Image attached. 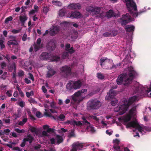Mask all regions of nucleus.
I'll return each mask as SVG.
<instances>
[{
  "instance_id": "1",
  "label": "nucleus",
  "mask_w": 151,
  "mask_h": 151,
  "mask_svg": "<svg viewBox=\"0 0 151 151\" xmlns=\"http://www.w3.org/2000/svg\"><path fill=\"white\" fill-rule=\"evenodd\" d=\"M136 107L137 106L133 107L129 111L128 114L118 119L120 122L126 126L127 128L133 127L135 129L133 130L134 137L137 136L139 137L138 133H136V134H134L136 130H138V131L142 134H144L146 132V131H151V127H146L142 125H139L136 120L128 122L130 120L131 117H134L137 114Z\"/></svg>"
},
{
  "instance_id": "2",
  "label": "nucleus",
  "mask_w": 151,
  "mask_h": 151,
  "mask_svg": "<svg viewBox=\"0 0 151 151\" xmlns=\"http://www.w3.org/2000/svg\"><path fill=\"white\" fill-rule=\"evenodd\" d=\"M136 91H137L135 92V93H137L138 95L137 96H134L128 99H124L119 104L118 106L114 108V111L116 112L119 111V115L123 114L128 110L130 105L134 104L138 101V97L142 96V93L144 91L147 93L148 96L151 97V92L149 94V93L151 91V84L149 88L147 86L144 87L140 86L136 89Z\"/></svg>"
},
{
  "instance_id": "3",
  "label": "nucleus",
  "mask_w": 151,
  "mask_h": 151,
  "mask_svg": "<svg viewBox=\"0 0 151 151\" xmlns=\"http://www.w3.org/2000/svg\"><path fill=\"white\" fill-rule=\"evenodd\" d=\"M137 73L134 68L130 67L125 69L123 73L120 75L116 80L118 85H126L131 83L133 79L137 75Z\"/></svg>"
},
{
  "instance_id": "4",
  "label": "nucleus",
  "mask_w": 151,
  "mask_h": 151,
  "mask_svg": "<svg viewBox=\"0 0 151 151\" xmlns=\"http://www.w3.org/2000/svg\"><path fill=\"white\" fill-rule=\"evenodd\" d=\"M100 90V88H98L97 91L87 93V89H82L75 92L71 96V98L73 101L75 102L79 103L84 99L88 98L94 94L98 92Z\"/></svg>"
},
{
  "instance_id": "5",
  "label": "nucleus",
  "mask_w": 151,
  "mask_h": 151,
  "mask_svg": "<svg viewBox=\"0 0 151 151\" xmlns=\"http://www.w3.org/2000/svg\"><path fill=\"white\" fill-rule=\"evenodd\" d=\"M82 119L83 120V122H81L80 121H76L74 119L67 120L64 122L65 124H69L73 126H76L77 127H80L83 124L86 125V129L88 132H93L95 130L93 127L90 124V123L88 122L86 120L84 116L82 117Z\"/></svg>"
},
{
  "instance_id": "6",
  "label": "nucleus",
  "mask_w": 151,
  "mask_h": 151,
  "mask_svg": "<svg viewBox=\"0 0 151 151\" xmlns=\"http://www.w3.org/2000/svg\"><path fill=\"white\" fill-rule=\"evenodd\" d=\"M100 65L103 68L106 69H111L114 68H116L121 65V64L119 63L115 65L113 64L112 60L108 59L106 58H102L100 60Z\"/></svg>"
},
{
  "instance_id": "7",
  "label": "nucleus",
  "mask_w": 151,
  "mask_h": 151,
  "mask_svg": "<svg viewBox=\"0 0 151 151\" xmlns=\"http://www.w3.org/2000/svg\"><path fill=\"white\" fill-rule=\"evenodd\" d=\"M125 1L129 12L134 17H136L139 14H140L145 12L143 11L139 12V13H137V6L133 0H125Z\"/></svg>"
},
{
  "instance_id": "8",
  "label": "nucleus",
  "mask_w": 151,
  "mask_h": 151,
  "mask_svg": "<svg viewBox=\"0 0 151 151\" xmlns=\"http://www.w3.org/2000/svg\"><path fill=\"white\" fill-rule=\"evenodd\" d=\"M82 84V82L80 80L77 81H71L67 84L66 89L68 91L73 92L75 90L79 89Z\"/></svg>"
},
{
  "instance_id": "9",
  "label": "nucleus",
  "mask_w": 151,
  "mask_h": 151,
  "mask_svg": "<svg viewBox=\"0 0 151 151\" xmlns=\"http://www.w3.org/2000/svg\"><path fill=\"white\" fill-rule=\"evenodd\" d=\"M40 59L42 60H48L50 61H57L60 60V58L53 55H50L46 52L42 53L40 55Z\"/></svg>"
},
{
  "instance_id": "10",
  "label": "nucleus",
  "mask_w": 151,
  "mask_h": 151,
  "mask_svg": "<svg viewBox=\"0 0 151 151\" xmlns=\"http://www.w3.org/2000/svg\"><path fill=\"white\" fill-rule=\"evenodd\" d=\"M134 21V20L131 18L128 13L122 15V18L118 19V22L121 23L122 26L126 24L129 22Z\"/></svg>"
},
{
  "instance_id": "11",
  "label": "nucleus",
  "mask_w": 151,
  "mask_h": 151,
  "mask_svg": "<svg viewBox=\"0 0 151 151\" xmlns=\"http://www.w3.org/2000/svg\"><path fill=\"white\" fill-rule=\"evenodd\" d=\"M88 106L92 109H97L101 105V103L97 100H92L89 101L88 103Z\"/></svg>"
},
{
  "instance_id": "12",
  "label": "nucleus",
  "mask_w": 151,
  "mask_h": 151,
  "mask_svg": "<svg viewBox=\"0 0 151 151\" xmlns=\"http://www.w3.org/2000/svg\"><path fill=\"white\" fill-rule=\"evenodd\" d=\"M66 16L67 17L72 19L80 18L82 17V14L77 11L68 12Z\"/></svg>"
},
{
  "instance_id": "13",
  "label": "nucleus",
  "mask_w": 151,
  "mask_h": 151,
  "mask_svg": "<svg viewBox=\"0 0 151 151\" xmlns=\"http://www.w3.org/2000/svg\"><path fill=\"white\" fill-rule=\"evenodd\" d=\"M60 70L61 73H64L67 76H71V68L68 66L65 65L62 67L60 68Z\"/></svg>"
},
{
  "instance_id": "14",
  "label": "nucleus",
  "mask_w": 151,
  "mask_h": 151,
  "mask_svg": "<svg viewBox=\"0 0 151 151\" xmlns=\"http://www.w3.org/2000/svg\"><path fill=\"white\" fill-rule=\"evenodd\" d=\"M43 129L46 130L43 131L42 132V134L41 137H45V136H48L49 135V133L50 132H53L54 129H53L49 128V126L47 125H45L43 126Z\"/></svg>"
},
{
  "instance_id": "15",
  "label": "nucleus",
  "mask_w": 151,
  "mask_h": 151,
  "mask_svg": "<svg viewBox=\"0 0 151 151\" xmlns=\"http://www.w3.org/2000/svg\"><path fill=\"white\" fill-rule=\"evenodd\" d=\"M50 141L52 144L56 143L59 144L63 142V139L61 136L57 135L55 138H51Z\"/></svg>"
},
{
  "instance_id": "16",
  "label": "nucleus",
  "mask_w": 151,
  "mask_h": 151,
  "mask_svg": "<svg viewBox=\"0 0 151 151\" xmlns=\"http://www.w3.org/2000/svg\"><path fill=\"white\" fill-rule=\"evenodd\" d=\"M100 8L97 7L96 6H90L86 9V11L88 13L92 12L93 14H97L100 12Z\"/></svg>"
},
{
  "instance_id": "17",
  "label": "nucleus",
  "mask_w": 151,
  "mask_h": 151,
  "mask_svg": "<svg viewBox=\"0 0 151 151\" xmlns=\"http://www.w3.org/2000/svg\"><path fill=\"white\" fill-rule=\"evenodd\" d=\"M83 143H75L72 145V148L70 151H78L83 148Z\"/></svg>"
},
{
  "instance_id": "18",
  "label": "nucleus",
  "mask_w": 151,
  "mask_h": 151,
  "mask_svg": "<svg viewBox=\"0 0 151 151\" xmlns=\"http://www.w3.org/2000/svg\"><path fill=\"white\" fill-rule=\"evenodd\" d=\"M33 138L30 134L28 135L27 137L24 138L22 141V142L20 144V146L22 147H24L26 145V142L27 141L29 142V143H31L33 140Z\"/></svg>"
},
{
  "instance_id": "19",
  "label": "nucleus",
  "mask_w": 151,
  "mask_h": 151,
  "mask_svg": "<svg viewBox=\"0 0 151 151\" xmlns=\"http://www.w3.org/2000/svg\"><path fill=\"white\" fill-rule=\"evenodd\" d=\"M41 40L40 38H39L37 40L36 43L34 45V50L35 51H37L43 47V44H41Z\"/></svg>"
},
{
  "instance_id": "20",
  "label": "nucleus",
  "mask_w": 151,
  "mask_h": 151,
  "mask_svg": "<svg viewBox=\"0 0 151 151\" xmlns=\"http://www.w3.org/2000/svg\"><path fill=\"white\" fill-rule=\"evenodd\" d=\"M116 94V92L113 89H111L109 93L107 94V96L106 97V100H108L110 99L113 98L114 96H115Z\"/></svg>"
},
{
  "instance_id": "21",
  "label": "nucleus",
  "mask_w": 151,
  "mask_h": 151,
  "mask_svg": "<svg viewBox=\"0 0 151 151\" xmlns=\"http://www.w3.org/2000/svg\"><path fill=\"white\" fill-rule=\"evenodd\" d=\"M113 142L114 143V145L112 149L114 150L115 151H121L120 148L118 146L119 144L120 141L117 139L113 140Z\"/></svg>"
},
{
  "instance_id": "22",
  "label": "nucleus",
  "mask_w": 151,
  "mask_h": 151,
  "mask_svg": "<svg viewBox=\"0 0 151 151\" xmlns=\"http://www.w3.org/2000/svg\"><path fill=\"white\" fill-rule=\"evenodd\" d=\"M60 31L59 27L58 26H53L52 28L50 31V35L51 36H54L57 34Z\"/></svg>"
},
{
  "instance_id": "23",
  "label": "nucleus",
  "mask_w": 151,
  "mask_h": 151,
  "mask_svg": "<svg viewBox=\"0 0 151 151\" xmlns=\"http://www.w3.org/2000/svg\"><path fill=\"white\" fill-rule=\"evenodd\" d=\"M10 40L8 41L7 44L8 45H17L18 44L17 41L16 40V38L15 36H10Z\"/></svg>"
},
{
  "instance_id": "24",
  "label": "nucleus",
  "mask_w": 151,
  "mask_h": 151,
  "mask_svg": "<svg viewBox=\"0 0 151 151\" xmlns=\"http://www.w3.org/2000/svg\"><path fill=\"white\" fill-rule=\"evenodd\" d=\"M81 5L79 3H72L69 5L68 7L71 9H79L81 8Z\"/></svg>"
},
{
  "instance_id": "25",
  "label": "nucleus",
  "mask_w": 151,
  "mask_h": 151,
  "mask_svg": "<svg viewBox=\"0 0 151 151\" xmlns=\"http://www.w3.org/2000/svg\"><path fill=\"white\" fill-rule=\"evenodd\" d=\"M117 34V32L116 30L110 31L104 33L103 34L105 37L109 36H115Z\"/></svg>"
},
{
  "instance_id": "26",
  "label": "nucleus",
  "mask_w": 151,
  "mask_h": 151,
  "mask_svg": "<svg viewBox=\"0 0 151 151\" xmlns=\"http://www.w3.org/2000/svg\"><path fill=\"white\" fill-rule=\"evenodd\" d=\"M117 16V15L114 14L112 10H110L106 13L105 16L109 18L112 17H116Z\"/></svg>"
},
{
  "instance_id": "27",
  "label": "nucleus",
  "mask_w": 151,
  "mask_h": 151,
  "mask_svg": "<svg viewBox=\"0 0 151 151\" xmlns=\"http://www.w3.org/2000/svg\"><path fill=\"white\" fill-rule=\"evenodd\" d=\"M125 29L127 32H133L134 31V27L133 25H128L125 27Z\"/></svg>"
},
{
  "instance_id": "28",
  "label": "nucleus",
  "mask_w": 151,
  "mask_h": 151,
  "mask_svg": "<svg viewBox=\"0 0 151 151\" xmlns=\"http://www.w3.org/2000/svg\"><path fill=\"white\" fill-rule=\"evenodd\" d=\"M55 73V72L53 69L49 70L47 75V77L49 78L51 77Z\"/></svg>"
},
{
  "instance_id": "29",
  "label": "nucleus",
  "mask_w": 151,
  "mask_h": 151,
  "mask_svg": "<svg viewBox=\"0 0 151 151\" xmlns=\"http://www.w3.org/2000/svg\"><path fill=\"white\" fill-rule=\"evenodd\" d=\"M70 47V45L69 44H67L65 45V50L68 51V52L70 54H71L73 52H74V50L73 49V47H71V48L69 49H68Z\"/></svg>"
},
{
  "instance_id": "30",
  "label": "nucleus",
  "mask_w": 151,
  "mask_h": 151,
  "mask_svg": "<svg viewBox=\"0 0 151 151\" xmlns=\"http://www.w3.org/2000/svg\"><path fill=\"white\" fill-rule=\"evenodd\" d=\"M66 12V11L65 9H61L59 11L58 15L59 16L62 17L65 16Z\"/></svg>"
},
{
  "instance_id": "31",
  "label": "nucleus",
  "mask_w": 151,
  "mask_h": 151,
  "mask_svg": "<svg viewBox=\"0 0 151 151\" xmlns=\"http://www.w3.org/2000/svg\"><path fill=\"white\" fill-rule=\"evenodd\" d=\"M52 3L53 4L56 6H61L62 5V3L58 1H53Z\"/></svg>"
},
{
  "instance_id": "32",
  "label": "nucleus",
  "mask_w": 151,
  "mask_h": 151,
  "mask_svg": "<svg viewBox=\"0 0 151 151\" xmlns=\"http://www.w3.org/2000/svg\"><path fill=\"white\" fill-rule=\"evenodd\" d=\"M48 45H49L50 47H47L51 50H53L55 46L54 43L52 42H49Z\"/></svg>"
},
{
  "instance_id": "33",
  "label": "nucleus",
  "mask_w": 151,
  "mask_h": 151,
  "mask_svg": "<svg viewBox=\"0 0 151 151\" xmlns=\"http://www.w3.org/2000/svg\"><path fill=\"white\" fill-rule=\"evenodd\" d=\"M69 23L67 22L63 21L60 24V25L62 27H66L68 26Z\"/></svg>"
},
{
  "instance_id": "34",
  "label": "nucleus",
  "mask_w": 151,
  "mask_h": 151,
  "mask_svg": "<svg viewBox=\"0 0 151 151\" xmlns=\"http://www.w3.org/2000/svg\"><path fill=\"white\" fill-rule=\"evenodd\" d=\"M29 130L32 132H34L35 134H37L38 130L35 127H31L29 129Z\"/></svg>"
},
{
  "instance_id": "35",
  "label": "nucleus",
  "mask_w": 151,
  "mask_h": 151,
  "mask_svg": "<svg viewBox=\"0 0 151 151\" xmlns=\"http://www.w3.org/2000/svg\"><path fill=\"white\" fill-rule=\"evenodd\" d=\"M27 19V18L25 16H21L20 17V21L22 23L24 22Z\"/></svg>"
},
{
  "instance_id": "36",
  "label": "nucleus",
  "mask_w": 151,
  "mask_h": 151,
  "mask_svg": "<svg viewBox=\"0 0 151 151\" xmlns=\"http://www.w3.org/2000/svg\"><path fill=\"white\" fill-rule=\"evenodd\" d=\"M89 117H90L91 119L95 120L96 122L97 123H98L99 124L100 123V122L99 119L97 118L96 116H90Z\"/></svg>"
},
{
  "instance_id": "37",
  "label": "nucleus",
  "mask_w": 151,
  "mask_h": 151,
  "mask_svg": "<svg viewBox=\"0 0 151 151\" xmlns=\"http://www.w3.org/2000/svg\"><path fill=\"white\" fill-rule=\"evenodd\" d=\"M29 63L28 61L24 63L25 65L24 66V67L27 69V70H31L32 69V67H29V68H28V66H27L28 65H29Z\"/></svg>"
},
{
  "instance_id": "38",
  "label": "nucleus",
  "mask_w": 151,
  "mask_h": 151,
  "mask_svg": "<svg viewBox=\"0 0 151 151\" xmlns=\"http://www.w3.org/2000/svg\"><path fill=\"white\" fill-rule=\"evenodd\" d=\"M33 95L34 92L32 91H31L30 92H27L26 93V95L27 97H29L30 96Z\"/></svg>"
},
{
  "instance_id": "39",
  "label": "nucleus",
  "mask_w": 151,
  "mask_h": 151,
  "mask_svg": "<svg viewBox=\"0 0 151 151\" xmlns=\"http://www.w3.org/2000/svg\"><path fill=\"white\" fill-rule=\"evenodd\" d=\"M27 120V118H24L22 120V121L20 122L19 123V124L20 125H22L24 124Z\"/></svg>"
},
{
  "instance_id": "40",
  "label": "nucleus",
  "mask_w": 151,
  "mask_h": 151,
  "mask_svg": "<svg viewBox=\"0 0 151 151\" xmlns=\"http://www.w3.org/2000/svg\"><path fill=\"white\" fill-rule=\"evenodd\" d=\"M97 76V78L99 79H102L104 78V76L101 73H98Z\"/></svg>"
},
{
  "instance_id": "41",
  "label": "nucleus",
  "mask_w": 151,
  "mask_h": 151,
  "mask_svg": "<svg viewBox=\"0 0 151 151\" xmlns=\"http://www.w3.org/2000/svg\"><path fill=\"white\" fill-rule=\"evenodd\" d=\"M73 35L71 36L72 38L73 39H76L78 36V33L76 31H75L73 33Z\"/></svg>"
},
{
  "instance_id": "42",
  "label": "nucleus",
  "mask_w": 151,
  "mask_h": 151,
  "mask_svg": "<svg viewBox=\"0 0 151 151\" xmlns=\"http://www.w3.org/2000/svg\"><path fill=\"white\" fill-rule=\"evenodd\" d=\"M4 42V40L3 39L0 40V47L1 48H3L5 46L3 44Z\"/></svg>"
},
{
  "instance_id": "43",
  "label": "nucleus",
  "mask_w": 151,
  "mask_h": 151,
  "mask_svg": "<svg viewBox=\"0 0 151 151\" xmlns=\"http://www.w3.org/2000/svg\"><path fill=\"white\" fill-rule=\"evenodd\" d=\"M21 29H13L11 31V32L13 34H15L19 33L21 31Z\"/></svg>"
},
{
  "instance_id": "44",
  "label": "nucleus",
  "mask_w": 151,
  "mask_h": 151,
  "mask_svg": "<svg viewBox=\"0 0 151 151\" xmlns=\"http://www.w3.org/2000/svg\"><path fill=\"white\" fill-rule=\"evenodd\" d=\"M118 102V101L116 99H114L113 100H112L111 102V104L112 106H115Z\"/></svg>"
},
{
  "instance_id": "45",
  "label": "nucleus",
  "mask_w": 151,
  "mask_h": 151,
  "mask_svg": "<svg viewBox=\"0 0 151 151\" xmlns=\"http://www.w3.org/2000/svg\"><path fill=\"white\" fill-rule=\"evenodd\" d=\"M15 131L19 133H24L25 132V131L24 129H19L18 128L16 129Z\"/></svg>"
},
{
  "instance_id": "46",
  "label": "nucleus",
  "mask_w": 151,
  "mask_h": 151,
  "mask_svg": "<svg viewBox=\"0 0 151 151\" xmlns=\"http://www.w3.org/2000/svg\"><path fill=\"white\" fill-rule=\"evenodd\" d=\"M65 116L63 114H60L58 117L59 119L62 121L65 120Z\"/></svg>"
},
{
  "instance_id": "47",
  "label": "nucleus",
  "mask_w": 151,
  "mask_h": 151,
  "mask_svg": "<svg viewBox=\"0 0 151 151\" xmlns=\"http://www.w3.org/2000/svg\"><path fill=\"white\" fill-rule=\"evenodd\" d=\"M12 19L13 18L12 17H9L6 19L5 21V23H7L9 21L12 20Z\"/></svg>"
},
{
  "instance_id": "48",
  "label": "nucleus",
  "mask_w": 151,
  "mask_h": 151,
  "mask_svg": "<svg viewBox=\"0 0 151 151\" xmlns=\"http://www.w3.org/2000/svg\"><path fill=\"white\" fill-rule=\"evenodd\" d=\"M68 55V53L67 52H64L62 55V58L63 59L66 58Z\"/></svg>"
},
{
  "instance_id": "49",
  "label": "nucleus",
  "mask_w": 151,
  "mask_h": 151,
  "mask_svg": "<svg viewBox=\"0 0 151 151\" xmlns=\"http://www.w3.org/2000/svg\"><path fill=\"white\" fill-rule=\"evenodd\" d=\"M49 9L48 7H44L43 8V12L45 14H47L48 12Z\"/></svg>"
},
{
  "instance_id": "50",
  "label": "nucleus",
  "mask_w": 151,
  "mask_h": 151,
  "mask_svg": "<svg viewBox=\"0 0 151 151\" xmlns=\"http://www.w3.org/2000/svg\"><path fill=\"white\" fill-rule=\"evenodd\" d=\"M12 91L11 90L8 91L6 93V94L9 97H10L12 95Z\"/></svg>"
},
{
  "instance_id": "51",
  "label": "nucleus",
  "mask_w": 151,
  "mask_h": 151,
  "mask_svg": "<svg viewBox=\"0 0 151 151\" xmlns=\"http://www.w3.org/2000/svg\"><path fill=\"white\" fill-rule=\"evenodd\" d=\"M27 112L28 114V115L32 119H34V117L32 116V115L31 114V113L30 112V111L29 109H27Z\"/></svg>"
},
{
  "instance_id": "52",
  "label": "nucleus",
  "mask_w": 151,
  "mask_h": 151,
  "mask_svg": "<svg viewBox=\"0 0 151 151\" xmlns=\"http://www.w3.org/2000/svg\"><path fill=\"white\" fill-rule=\"evenodd\" d=\"M35 113L37 117L40 118L42 117L41 114L40 112L37 111Z\"/></svg>"
},
{
  "instance_id": "53",
  "label": "nucleus",
  "mask_w": 151,
  "mask_h": 151,
  "mask_svg": "<svg viewBox=\"0 0 151 151\" xmlns=\"http://www.w3.org/2000/svg\"><path fill=\"white\" fill-rule=\"evenodd\" d=\"M9 62L10 61L11 59L10 57L8 55H6L5 56H3Z\"/></svg>"
},
{
  "instance_id": "54",
  "label": "nucleus",
  "mask_w": 151,
  "mask_h": 151,
  "mask_svg": "<svg viewBox=\"0 0 151 151\" xmlns=\"http://www.w3.org/2000/svg\"><path fill=\"white\" fill-rule=\"evenodd\" d=\"M27 39V35L26 34H24L22 40L23 41H25Z\"/></svg>"
},
{
  "instance_id": "55",
  "label": "nucleus",
  "mask_w": 151,
  "mask_h": 151,
  "mask_svg": "<svg viewBox=\"0 0 151 151\" xmlns=\"http://www.w3.org/2000/svg\"><path fill=\"white\" fill-rule=\"evenodd\" d=\"M29 78L31 79L32 81H34V79L32 75L30 73H28Z\"/></svg>"
},
{
  "instance_id": "56",
  "label": "nucleus",
  "mask_w": 151,
  "mask_h": 151,
  "mask_svg": "<svg viewBox=\"0 0 151 151\" xmlns=\"http://www.w3.org/2000/svg\"><path fill=\"white\" fill-rule=\"evenodd\" d=\"M10 130L9 129H6L4 131V132L6 134H8L10 132Z\"/></svg>"
},
{
  "instance_id": "57",
  "label": "nucleus",
  "mask_w": 151,
  "mask_h": 151,
  "mask_svg": "<svg viewBox=\"0 0 151 151\" xmlns=\"http://www.w3.org/2000/svg\"><path fill=\"white\" fill-rule=\"evenodd\" d=\"M33 9L35 10V11H36L37 12L38 11V6L36 5H34V6Z\"/></svg>"
},
{
  "instance_id": "58",
  "label": "nucleus",
  "mask_w": 151,
  "mask_h": 151,
  "mask_svg": "<svg viewBox=\"0 0 151 151\" xmlns=\"http://www.w3.org/2000/svg\"><path fill=\"white\" fill-rule=\"evenodd\" d=\"M112 131L111 130H107L106 131V133L109 135H111V134H112Z\"/></svg>"
},
{
  "instance_id": "59",
  "label": "nucleus",
  "mask_w": 151,
  "mask_h": 151,
  "mask_svg": "<svg viewBox=\"0 0 151 151\" xmlns=\"http://www.w3.org/2000/svg\"><path fill=\"white\" fill-rule=\"evenodd\" d=\"M23 74L24 72L22 70H20L18 73V76H22L23 75Z\"/></svg>"
},
{
  "instance_id": "60",
  "label": "nucleus",
  "mask_w": 151,
  "mask_h": 151,
  "mask_svg": "<svg viewBox=\"0 0 151 151\" xmlns=\"http://www.w3.org/2000/svg\"><path fill=\"white\" fill-rule=\"evenodd\" d=\"M50 106L51 107L55 108V104L54 102H52L50 104Z\"/></svg>"
},
{
  "instance_id": "61",
  "label": "nucleus",
  "mask_w": 151,
  "mask_h": 151,
  "mask_svg": "<svg viewBox=\"0 0 151 151\" xmlns=\"http://www.w3.org/2000/svg\"><path fill=\"white\" fill-rule=\"evenodd\" d=\"M74 132L73 131H71V132L68 135V136L69 137H72L74 136Z\"/></svg>"
},
{
  "instance_id": "62",
  "label": "nucleus",
  "mask_w": 151,
  "mask_h": 151,
  "mask_svg": "<svg viewBox=\"0 0 151 151\" xmlns=\"http://www.w3.org/2000/svg\"><path fill=\"white\" fill-rule=\"evenodd\" d=\"M29 101L32 103H35L36 102L35 101L33 98L29 99Z\"/></svg>"
},
{
  "instance_id": "63",
  "label": "nucleus",
  "mask_w": 151,
  "mask_h": 151,
  "mask_svg": "<svg viewBox=\"0 0 151 151\" xmlns=\"http://www.w3.org/2000/svg\"><path fill=\"white\" fill-rule=\"evenodd\" d=\"M40 151H55V150L54 148H50L49 150L44 149L43 151L42 150H40Z\"/></svg>"
},
{
  "instance_id": "64",
  "label": "nucleus",
  "mask_w": 151,
  "mask_h": 151,
  "mask_svg": "<svg viewBox=\"0 0 151 151\" xmlns=\"http://www.w3.org/2000/svg\"><path fill=\"white\" fill-rule=\"evenodd\" d=\"M13 149L17 151H22L18 147H14L13 148Z\"/></svg>"
}]
</instances>
